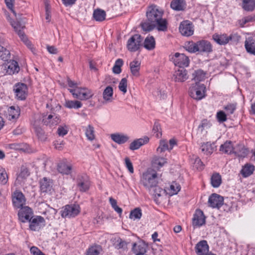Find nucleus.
<instances>
[{
    "label": "nucleus",
    "mask_w": 255,
    "mask_h": 255,
    "mask_svg": "<svg viewBox=\"0 0 255 255\" xmlns=\"http://www.w3.org/2000/svg\"><path fill=\"white\" fill-rule=\"evenodd\" d=\"M242 7L247 11H253L255 9V0H242Z\"/></svg>",
    "instance_id": "nucleus-33"
},
{
    "label": "nucleus",
    "mask_w": 255,
    "mask_h": 255,
    "mask_svg": "<svg viewBox=\"0 0 255 255\" xmlns=\"http://www.w3.org/2000/svg\"><path fill=\"white\" fill-rule=\"evenodd\" d=\"M111 139L119 144H122L126 142L129 139V137L125 134L116 133L111 135Z\"/></svg>",
    "instance_id": "nucleus-27"
},
{
    "label": "nucleus",
    "mask_w": 255,
    "mask_h": 255,
    "mask_svg": "<svg viewBox=\"0 0 255 255\" xmlns=\"http://www.w3.org/2000/svg\"><path fill=\"white\" fill-rule=\"evenodd\" d=\"M29 222L30 229L32 231H37L40 228L41 224H44L45 220L41 216H36L33 218L32 217Z\"/></svg>",
    "instance_id": "nucleus-20"
},
{
    "label": "nucleus",
    "mask_w": 255,
    "mask_h": 255,
    "mask_svg": "<svg viewBox=\"0 0 255 255\" xmlns=\"http://www.w3.org/2000/svg\"><path fill=\"white\" fill-rule=\"evenodd\" d=\"M222 183L221 176L218 173H214L211 178V183L214 188L220 186Z\"/></svg>",
    "instance_id": "nucleus-40"
},
{
    "label": "nucleus",
    "mask_w": 255,
    "mask_h": 255,
    "mask_svg": "<svg viewBox=\"0 0 255 255\" xmlns=\"http://www.w3.org/2000/svg\"><path fill=\"white\" fill-rule=\"evenodd\" d=\"M166 192L165 190L163 189L157 185L156 187H154L151 190V192L149 193L154 196L155 198H158L165 194Z\"/></svg>",
    "instance_id": "nucleus-45"
},
{
    "label": "nucleus",
    "mask_w": 255,
    "mask_h": 255,
    "mask_svg": "<svg viewBox=\"0 0 255 255\" xmlns=\"http://www.w3.org/2000/svg\"><path fill=\"white\" fill-rule=\"evenodd\" d=\"M228 41L230 40L234 42H238L241 38V36L237 33H233L229 36H228Z\"/></svg>",
    "instance_id": "nucleus-63"
},
{
    "label": "nucleus",
    "mask_w": 255,
    "mask_h": 255,
    "mask_svg": "<svg viewBox=\"0 0 255 255\" xmlns=\"http://www.w3.org/2000/svg\"><path fill=\"white\" fill-rule=\"evenodd\" d=\"M130 70L133 76L137 77L139 76L140 62L138 60H133L129 64Z\"/></svg>",
    "instance_id": "nucleus-31"
},
{
    "label": "nucleus",
    "mask_w": 255,
    "mask_h": 255,
    "mask_svg": "<svg viewBox=\"0 0 255 255\" xmlns=\"http://www.w3.org/2000/svg\"><path fill=\"white\" fill-rule=\"evenodd\" d=\"M179 29L181 34L185 36H191L194 33L193 24L188 20L182 22L180 24Z\"/></svg>",
    "instance_id": "nucleus-11"
},
{
    "label": "nucleus",
    "mask_w": 255,
    "mask_h": 255,
    "mask_svg": "<svg viewBox=\"0 0 255 255\" xmlns=\"http://www.w3.org/2000/svg\"><path fill=\"white\" fill-rule=\"evenodd\" d=\"M212 37L213 40L220 45H225L229 42L228 35L226 34H214Z\"/></svg>",
    "instance_id": "nucleus-32"
},
{
    "label": "nucleus",
    "mask_w": 255,
    "mask_h": 255,
    "mask_svg": "<svg viewBox=\"0 0 255 255\" xmlns=\"http://www.w3.org/2000/svg\"><path fill=\"white\" fill-rule=\"evenodd\" d=\"M208 203L210 207L219 209L223 205L224 198L220 195L213 193L209 196Z\"/></svg>",
    "instance_id": "nucleus-9"
},
{
    "label": "nucleus",
    "mask_w": 255,
    "mask_h": 255,
    "mask_svg": "<svg viewBox=\"0 0 255 255\" xmlns=\"http://www.w3.org/2000/svg\"><path fill=\"white\" fill-rule=\"evenodd\" d=\"M236 109V105L234 104H230L224 107L228 115L232 114Z\"/></svg>",
    "instance_id": "nucleus-61"
},
{
    "label": "nucleus",
    "mask_w": 255,
    "mask_h": 255,
    "mask_svg": "<svg viewBox=\"0 0 255 255\" xmlns=\"http://www.w3.org/2000/svg\"><path fill=\"white\" fill-rule=\"evenodd\" d=\"M12 201L15 207L20 208L23 207L25 199L21 192L16 191L13 193Z\"/></svg>",
    "instance_id": "nucleus-18"
},
{
    "label": "nucleus",
    "mask_w": 255,
    "mask_h": 255,
    "mask_svg": "<svg viewBox=\"0 0 255 255\" xmlns=\"http://www.w3.org/2000/svg\"><path fill=\"white\" fill-rule=\"evenodd\" d=\"M206 87L204 84L196 83L189 88V94L193 99L199 101L205 97Z\"/></svg>",
    "instance_id": "nucleus-3"
},
{
    "label": "nucleus",
    "mask_w": 255,
    "mask_h": 255,
    "mask_svg": "<svg viewBox=\"0 0 255 255\" xmlns=\"http://www.w3.org/2000/svg\"><path fill=\"white\" fill-rule=\"evenodd\" d=\"M85 134L88 139L89 140H93L95 139V136L94 134V127L89 125L85 129Z\"/></svg>",
    "instance_id": "nucleus-51"
},
{
    "label": "nucleus",
    "mask_w": 255,
    "mask_h": 255,
    "mask_svg": "<svg viewBox=\"0 0 255 255\" xmlns=\"http://www.w3.org/2000/svg\"><path fill=\"white\" fill-rule=\"evenodd\" d=\"M143 46L147 50H153L155 46V41L153 36H147L144 40Z\"/></svg>",
    "instance_id": "nucleus-35"
},
{
    "label": "nucleus",
    "mask_w": 255,
    "mask_h": 255,
    "mask_svg": "<svg viewBox=\"0 0 255 255\" xmlns=\"http://www.w3.org/2000/svg\"><path fill=\"white\" fill-rule=\"evenodd\" d=\"M77 186L81 192H86L89 190L90 183L88 177L86 175H80L77 179Z\"/></svg>",
    "instance_id": "nucleus-13"
},
{
    "label": "nucleus",
    "mask_w": 255,
    "mask_h": 255,
    "mask_svg": "<svg viewBox=\"0 0 255 255\" xmlns=\"http://www.w3.org/2000/svg\"><path fill=\"white\" fill-rule=\"evenodd\" d=\"M255 170V166L253 165L246 164L241 170V173L243 177H247L253 173Z\"/></svg>",
    "instance_id": "nucleus-39"
},
{
    "label": "nucleus",
    "mask_w": 255,
    "mask_h": 255,
    "mask_svg": "<svg viewBox=\"0 0 255 255\" xmlns=\"http://www.w3.org/2000/svg\"><path fill=\"white\" fill-rule=\"evenodd\" d=\"M235 149L231 141H226L220 147V151L226 154L234 153Z\"/></svg>",
    "instance_id": "nucleus-28"
},
{
    "label": "nucleus",
    "mask_w": 255,
    "mask_h": 255,
    "mask_svg": "<svg viewBox=\"0 0 255 255\" xmlns=\"http://www.w3.org/2000/svg\"><path fill=\"white\" fill-rule=\"evenodd\" d=\"M163 10L158 6L151 4L147 8L146 16L148 21L155 22L162 17Z\"/></svg>",
    "instance_id": "nucleus-2"
},
{
    "label": "nucleus",
    "mask_w": 255,
    "mask_h": 255,
    "mask_svg": "<svg viewBox=\"0 0 255 255\" xmlns=\"http://www.w3.org/2000/svg\"><path fill=\"white\" fill-rule=\"evenodd\" d=\"M216 117L219 123H223L227 120V115L222 111H220L217 113Z\"/></svg>",
    "instance_id": "nucleus-60"
},
{
    "label": "nucleus",
    "mask_w": 255,
    "mask_h": 255,
    "mask_svg": "<svg viewBox=\"0 0 255 255\" xmlns=\"http://www.w3.org/2000/svg\"><path fill=\"white\" fill-rule=\"evenodd\" d=\"M170 150L167 142L165 140H160L159 145L157 148V151L158 153H161L165 150Z\"/></svg>",
    "instance_id": "nucleus-55"
},
{
    "label": "nucleus",
    "mask_w": 255,
    "mask_h": 255,
    "mask_svg": "<svg viewBox=\"0 0 255 255\" xmlns=\"http://www.w3.org/2000/svg\"><path fill=\"white\" fill-rule=\"evenodd\" d=\"M124 61L122 59H118L113 67V72L116 74H119L121 73V67L123 65Z\"/></svg>",
    "instance_id": "nucleus-47"
},
{
    "label": "nucleus",
    "mask_w": 255,
    "mask_h": 255,
    "mask_svg": "<svg viewBox=\"0 0 255 255\" xmlns=\"http://www.w3.org/2000/svg\"><path fill=\"white\" fill-rule=\"evenodd\" d=\"M57 213V211L52 208H49L46 212H44V214L47 215L46 218L48 220H52L54 218L55 215Z\"/></svg>",
    "instance_id": "nucleus-59"
},
{
    "label": "nucleus",
    "mask_w": 255,
    "mask_h": 255,
    "mask_svg": "<svg viewBox=\"0 0 255 255\" xmlns=\"http://www.w3.org/2000/svg\"><path fill=\"white\" fill-rule=\"evenodd\" d=\"M158 177L156 171L148 168L144 172L140 178V184L142 185L149 192L158 185Z\"/></svg>",
    "instance_id": "nucleus-1"
},
{
    "label": "nucleus",
    "mask_w": 255,
    "mask_h": 255,
    "mask_svg": "<svg viewBox=\"0 0 255 255\" xmlns=\"http://www.w3.org/2000/svg\"><path fill=\"white\" fill-rule=\"evenodd\" d=\"M202 151L206 155L211 154L214 150V144L211 143L210 142L203 143L201 146Z\"/></svg>",
    "instance_id": "nucleus-38"
},
{
    "label": "nucleus",
    "mask_w": 255,
    "mask_h": 255,
    "mask_svg": "<svg viewBox=\"0 0 255 255\" xmlns=\"http://www.w3.org/2000/svg\"><path fill=\"white\" fill-rule=\"evenodd\" d=\"M30 253L33 255H45L38 248L32 247L30 250Z\"/></svg>",
    "instance_id": "nucleus-64"
},
{
    "label": "nucleus",
    "mask_w": 255,
    "mask_h": 255,
    "mask_svg": "<svg viewBox=\"0 0 255 255\" xmlns=\"http://www.w3.org/2000/svg\"><path fill=\"white\" fill-rule=\"evenodd\" d=\"M69 128L66 125L59 126L57 128V133L60 136H64L67 134Z\"/></svg>",
    "instance_id": "nucleus-56"
},
{
    "label": "nucleus",
    "mask_w": 255,
    "mask_h": 255,
    "mask_svg": "<svg viewBox=\"0 0 255 255\" xmlns=\"http://www.w3.org/2000/svg\"><path fill=\"white\" fill-rule=\"evenodd\" d=\"M154 23L147 19V21L141 22L140 25L143 31H150L155 27Z\"/></svg>",
    "instance_id": "nucleus-48"
},
{
    "label": "nucleus",
    "mask_w": 255,
    "mask_h": 255,
    "mask_svg": "<svg viewBox=\"0 0 255 255\" xmlns=\"http://www.w3.org/2000/svg\"><path fill=\"white\" fill-rule=\"evenodd\" d=\"M80 212V208L79 205L75 204L67 205L63 207L61 211V215L62 218H70L77 216Z\"/></svg>",
    "instance_id": "nucleus-5"
},
{
    "label": "nucleus",
    "mask_w": 255,
    "mask_h": 255,
    "mask_svg": "<svg viewBox=\"0 0 255 255\" xmlns=\"http://www.w3.org/2000/svg\"><path fill=\"white\" fill-rule=\"evenodd\" d=\"M142 37L139 34H134L131 36L128 41L127 48L131 52H135L138 50L142 41Z\"/></svg>",
    "instance_id": "nucleus-6"
},
{
    "label": "nucleus",
    "mask_w": 255,
    "mask_h": 255,
    "mask_svg": "<svg viewBox=\"0 0 255 255\" xmlns=\"http://www.w3.org/2000/svg\"><path fill=\"white\" fill-rule=\"evenodd\" d=\"M9 51L0 45V59L3 61H7L10 58Z\"/></svg>",
    "instance_id": "nucleus-52"
},
{
    "label": "nucleus",
    "mask_w": 255,
    "mask_h": 255,
    "mask_svg": "<svg viewBox=\"0 0 255 255\" xmlns=\"http://www.w3.org/2000/svg\"><path fill=\"white\" fill-rule=\"evenodd\" d=\"M6 73L8 75L17 73L19 71L18 63L15 60H10L4 66Z\"/></svg>",
    "instance_id": "nucleus-22"
},
{
    "label": "nucleus",
    "mask_w": 255,
    "mask_h": 255,
    "mask_svg": "<svg viewBox=\"0 0 255 255\" xmlns=\"http://www.w3.org/2000/svg\"><path fill=\"white\" fill-rule=\"evenodd\" d=\"M206 217L203 212L201 210H197L192 219V225L194 227H200L205 224Z\"/></svg>",
    "instance_id": "nucleus-16"
},
{
    "label": "nucleus",
    "mask_w": 255,
    "mask_h": 255,
    "mask_svg": "<svg viewBox=\"0 0 255 255\" xmlns=\"http://www.w3.org/2000/svg\"><path fill=\"white\" fill-rule=\"evenodd\" d=\"M147 244L143 241L140 240L132 244L131 250L135 255H140L147 252Z\"/></svg>",
    "instance_id": "nucleus-14"
},
{
    "label": "nucleus",
    "mask_w": 255,
    "mask_h": 255,
    "mask_svg": "<svg viewBox=\"0 0 255 255\" xmlns=\"http://www.w3.org/2000/svg\"><path fill=\"white\" fill-rule=\"evenodd\" d=\"M11 25L14 29L15 32L17 33L21 40L29 48H31V43L27 39L24 32L23 31V29L25 27L19 21H11Z\"/></svg>",
    "instance_id": "nucleus-7"
},
{
    "label": "nucleus",
    "mask_w": 255,
    "mask_h": 255,
    "mask_svg": "<svg viewBox=\"0 0 255 255\" xmlns=\"http://www.w3.org/2000/svg\"><path fill=\"white\" fill-rule=\"evenodd\" d=\"M170 6L175 10H183L185 8L186 2L184 0H172L170 3Z\"/></svg>",
    "instance_id": "nucleus-30"
},
{
    "label": "nucleus",
    "mask_w": 255,
    "mask_h": 255,
    "mask_svg": "<svg viewBox=\"0 0 255 255\" xmlns=\"http://www.w3.org/2000/svg\"><path fill=\"white\" fill-rule=\"evenodd\" d=\"M154 24L155 26H157L158 30L164 31L167 29V21L165 19L162 18V17L159 20H157V21H156Z\"/></svg>",
    "instance_id": "nucleus-50"
},
{
    "label": "nucleus",
    "mask_w": 255,
    "mask_h": 255,
    "mask_svg": "<svg viewBox=\"0 0 255 255\" xmlns=\"http://www.w3.org/2000/svg\"><path fill=\"white\" fill-rule=\"evenodd\" d=\"M39 184L40 190L42 192H49L52 189L53 182L49 178L43 177L40 180Z\"/></svg>",
    "instance_id": "nucleus-21"
},
{
    "label": "nucleus",
    "mask_w": 255,
    "mask_h": 255,
    "mask_svg": "<svg viewBox=\"0 0 255 255\" xmlns=\"http://www.w3.org/2000/svg\"><path fill=\"white\" fill-rule=\"evenodd\" d=\"M60 117L56 116L55 114H50L49 115H42V122L43 124L50 127L56 126L60 123Z\"/></svg>",
    "instance_id": "nucleus-10"
},
{
    "label": "nucleus",
    "mask_w": 255,
    "mask_h": 255,
    "mask_svg": "<svg viewBox=\"0 0 255 255\" xmlns=\"http://www.w3.org/2000/svg\"><path fill=\"white\" fill-rule=\"evenodd\" d=\"M180 189L181 187L180 185L175 182H173L170 185L169 188L168 189V193L170 195V196L176 194L180 190Z\"/></svg>",
    "instance_id": "nucleus-46"
},
{
    "label": "nucleus",
    "mask_w": 255,
    "mask_h": 255,
    "mask_svg": "<svg viewBox=\"0 0 255 255\" xmlns=\"http://www.w3.org/2000/svg\"><path fill=\"white\" fill-rule=\"evenodd\" d=\"M245 46L247 51L252 55H255V40L249 38L245 41Z\"/></svg>",
    "instance_id": "nucleus-29"
},
{
    "label": "nucleus",
    "mask_w": 255,
    "mask_h": 255,
    "mask_svg": "<svg viewBox=\"0 0 255 255\" xmlns=\"http://www.w3.org/2000/svg\"><path fill=\"white\" fill-rule=\"evenodd\" d=\"M211 124L207 119H204L201 121V124L198 127V129L202 131L204 129L209 128L211 126Z\"/></svg>",
    "instance_id": "nucleus-58"
},
{
    "label": "nucleus",
    "mask_w": 255,
    "mask_h": 255,
    "mask_svg": "<svg viewBox=\"0 0 255 255\" xmlns=\"http://www.w3.org/2000/svg\"><path fill=\"white\" fill-rule=\"evenodd\" d=\"M173 76L174 80L176 82H183L188 78L187 71L184 68L175 71Z\"/></svg>",
    "instance_id": "nucleus-23"
},
{
    "label": "nucleus",
    "mask_w": 255,
    "mask_h": 255,
    "mask_svg": "<svg viewBox=\"0 0 255 255\" xmlns=\"http://www.w3.org/2000/svg\"><path fill=\"white\" fill-rule=\"evenodd\" d=\"M209 246L206 240L198 242L195 246V251L197 255H206L209 252Z\"/></svg>",
    "instance_id": "nucleus-19"
},
{
    "label": "nucleus",
    "mask_w": 255,
    "mask_h": 255,
    "mask_svg": "<svg viewBox=\"0 0 255 255\" xmlns=\"http://www.w3.org/2000/svg\"><path fill=\"white\" fill-rule=\"evenodd\" d=\"M102 248L101 246L95 245L89 247L87 250L86 255H99L102 252Z\"/></svg>",
    "instance_id": "nucleus-34"
},
{
    "label": "nucleus",
    "mask_w": 255,
    "mask_h": 255,
    "mask_svg": "<svg viewBox=\"0 0 255 255\" xmlns=\"http://www.w3.org/2000/svg\"><path fill=\"white\" fill-rule=\"evenodd\" d=\"M127 79L126 78L122 79L119 85V90L122 91L123 94H125L127 92Z\"/></svg>",
    "instance_id": "nucleus-57"
},
{
    "label": "nucleus",
    "mask_w": 255,
    "mask_h": 255,
    "mask_svg": "<svg viewBox=\"0 0 255 255\" xmlns=\"http://www.w3.org/2000/svg\"><path fill=\"white\" fill-rule=\"evenodd\" d=\"M183 48L189 53H194L197 52L196 42H194L192 41L185 42Z\"/></svg>",
    "instance_id": "nucleus-44"
},
{
    "label": "nucleus",
    "mask_w": 255,
    "mask_h": 255,
    "mask_svg": "<svg viewBox=\"0 0 255 255\" xmlns=\"http://www.w3.org/2000/svg\"><path fill=\"white\" fill-rule=\"evenodd\" d=\"M8 180V176L4 170H2L0 173V182L2 184H5Z\"/></svg>",
    "instance_id": "nucleus-62"
},
{
    "label": "nucleus",
    "mask_w": 255,
    "mask_h": 255,
    "mask_svg": "<svg viewBox=\"0 0 255 255\" xmlns=\"http://www.w3.org/2000/svg\"><path fill=\"white\" fill-rule=\"evenodd\" d=\"M13 91L18 99L22 100L26 98L27 92V88L24 83H18L14 87Z\"/></svg>",
    "instance_id": "nucleus-12"
},
{
    "label": "nucleus",
    "mask_w": 255,
    "mask_h": 255,
    "mask_svg": "<svg viewBox=\"0 0 255 255\" xmlns=\"http://www.w3.org/2000/svg\"><path fill=\"white\" fill-rule=\"evenodd\" d=\"M73 96L81 100H86L92 98L94 95L92 91L87 88L76 87L75 89H69Z\"/></svg>",
    "instance_id": "nucleus-4"
},
{
    "label": "nucleus",
    "mask_w": 255,
    "mask_h": 255,
    "mask_svg": "<svg viewBox=\"0 0 255 255\" xmlns=\"http://www.w3.org/2000/svg\"><path fill=\"white\" fill-rule=\"evenodd\" d=\"M142 215L141 210L139 208H136L131 211L129 218L134 220L140 219Z\"/></svg>",
    "instance_id": "nucleus-53"
},
{
    "label": "nucleus",
    "mask_w": 255,
    "mask_h": 255,
    "mask_svg": "<svg viewBox=\"0 0 255 255\" xmlns=\"http://www.w3.org/2000/svg\"><path fill=\"white\" fill-rule=\"evenodd\" d=\"M166 163V159L158 156H154L152 160L153 166L158 168L162 167Z\"/></svg>",
    "instance_id": "nucleus-41"
},
{
    "label": "nucleus",
    "mask_w": 255,
    "mask_h": 255,
    "mask_svg": "<svg viewBox=\"0 0 255 255\" xmlns=\"http://www.w3.org/2000/svg\"><path fill=\"white\" fill-rule=\"evenodd\" d=\"M206 73L201 69L195 70L192 73L193 80L196 81V83H199V82L204 80Z\"/></svg>",
    "instance_id": "nucleus-37"
},
{
    "label": "nucleus",
    "mask_w": 255,
    "mask_h": 255,
    "mask_svg": "<svg viewBox=\"0 0 255 255\" xmlns=\"http://www.w3.org/2000/svg\"><path fill=\"white\" fill-rule=\"evenodd\" d=\"M113 88L111 86H107L103 92V103L106 104L111 103L113 100Z\"/></svg>",
    "instance_id": "nucleus-24"
},
{
    "label": "nucleus",
    "mask_w": 255,
    "mask_h": 255,
    "mask_svg": "<svg viewBox=\"0 0 255 255\" xmlns=\"http://www.w3.org/2000/svg\"><path fill=\"white\" fill-rule=\"evenodd\" d=\"M106 12L101 9H97L94 11L93 17L98 21H102L105 19Z\"/></svg>",
    "instance_id": "nucleus-42"
},
{
    "label": "nucleus",
    "mask_w": 255,
    "mask_h": 255,
    "mask_svg": "<svg viewBox=\"0 0 255 255\" xmlns=\"http://www.w3.org/2000/svg\"><path fill=\"white\" fill-rule=\"evenodd\" d=\"M20 115V109L18 107L11 106L8 110L7 118L9 120L15 121Z\"/></svg>",
    "instance_id": "nucleus-26"
},
{
    "label": "nucleus",
    "mask_w": 255,
    "mask_h": 255,
    "mask_svg": "<svg viewBox=\"0 0 255 255\" xmlns=\"http://www.w3.org/2000/svg\"><path fill=\"white\" fill-rule=\"evenodd\" d=\"M32 215L33 212L32 210L27 206L20 208L18 213L19 220L23 223L29 221L32 218Z\"/></svg>",
    "instance_id": "nucleus-15"
},
{
    "label": "nucleus",
    "mask_w": 255,
    "mask_h": 255,
    "mask_svg": "<svg viewBox=\"0 0 255 255\" xmlns=\"http://www.w3.org/2000/svg\"><path fill=\"white\" fill-rule=\"evenodd\" d=\"M149 141L148 137L138 138L133 140L129 145V149L131 150H136L139 148L142 145L147 143Z\"/></svg>",
    "instance_id": "nucleus-25"
},
{
    "label": "nucleus",
    "mask_w": 255,
    "mask_h": 255,
    "mask_svg": "<svg viewBox=\"0 0 255 255\" xmlns=\"http://www.w3.org/2000/svg\"><path fill=\"white\" fill-rule=\"evenodd\" d=\"M197 52L200 53H210L212 51V46L211 43L205 40L196 42Z\"/></svg>",
    "instance_id": "nucleus-17"
},
{
    "label": "nucleus",
    "mask_w": 255,
    "mask_h": 255,
    "mask_svg": "<svg viewBox=\"0 0 255 255\" xmlns=\"http://www.w3.org/2000/svg\"><path fill=\"white\" fill-rule=\"evenodd\" d=\"M35 131L38 139L41 141H44L47 138V135L45 134L44 131L42 129L41 127H35Z\"/></svg>",
    "instance_id": "nucleus-49"
},
{
    "label": "nucleus",
    "mask_w": 255,
    "mask_h": 255,
    "mask_svg": "<svg viewBox=\"0 0 255 255\" xmlns=\"http://www.w3.org/2000/svg\"><path fill=\"white\" fill-rule=\"evenodd\" d=\"M57 169L58 171L62 174H69L71 172L72 166L64 162H61L58 164Z\"/></svg>",
    "instance_id": "nucleus-36"
},
{
    "label": "nucleus",
    "mask_w": 255,
    "mask_h": 255,
    "mask_svg": "<svg viewBox=\"0 0 255 255\" xmlns=\"http://www.w3.org/2000/svg\"><path fill=\"white\" fill-rule=\"evenodd\" d=\"M172 60L174 65L180 68L189 66L190 60L188 56L184 54L176 52L172 57Z\"/></svg>",
    "instance_id": "nucleus-8"
},
{
    "label": "nucleus",
    "mask_w": 255,
    "mask_h": 255,
    "mask_svg": "<svg viewBox=\"0 0 255 255\" xmlns=\"http://www.w3.org/2000/svg\"><path fill=\"white\" fill-rule=\"evenodd\" d=\"M238 147L239 150L236 149L234 153L239 157H245L246 156L248 153V150L242 146L239 145Z\"/></svg>",
    "instance_id": "nucleus-54"
},
{
    "label": "nucleus",
    "mask_w": 255,
    "mask_h": 255,
    "mask_svg": "<svg viewBox=\"0 0 255 255\" xmlns=\"http://www.w3.org/2000/svg\"><path fill=\"white\" fill-rule=\"evenodd\" d=\"M64 106L69 109H78L82 107V104L78 101L66 100Z\"/></svg>",
    "instance_id": "nucleus-43"
}]
</instances>
